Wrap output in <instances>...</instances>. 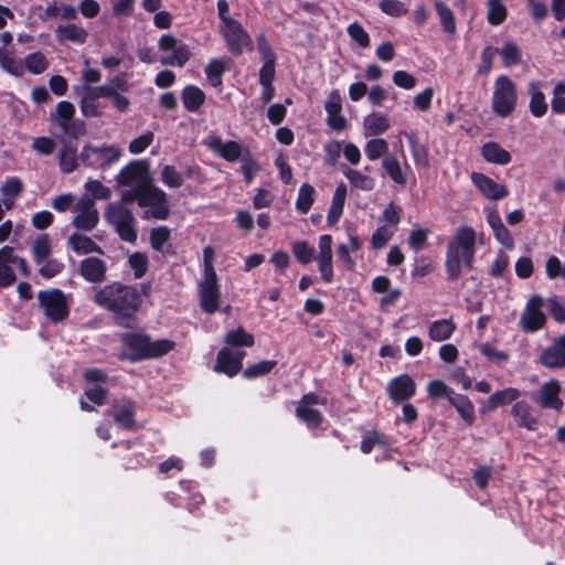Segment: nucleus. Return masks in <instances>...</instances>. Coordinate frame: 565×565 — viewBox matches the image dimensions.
<instances>
[{
	"label": "nucleus",
	"instance_id": "f257e3e1",
	"mask_svg": "<svg viewBox=\"0 0 565 565\" xmlns=\"http://www.w3.org/2000/svg\"><path fill=\"white\" fill-rule=\"evenodd\" d=\"M482 236L469 225L456 228L445 253V270L449 280H458L465 270L473 268L477 246L482 244Z\"/></svg>",
	"mask_w": 565,
	"mask_h": 565
},
{
	"label": "nucleus",
	"instance_id": "f03ea898",
	"mask_svg": "<svg viewBox=\"0 0 565 565\" xmlns=\"http://www.w3.org/2000/svg\"><path fill=\"white\" fill-rule=\"evenodd\" d=\"M121 350L118 353L120 360L139 362L158 359L171 352L175 343L168 339L151 340L143 332L128 331L120 334Z\"/></svg>",
	"mask_w": 565,
	"mask_h": 565
},
{
	"label": "nucleus",
	"instance_id": "7ed1b4c3",
	"mask_svg": "<svg viewBox=\"0 0 565 565\" xmlns=\"http://www.w3.org/2000/svg\"><path fill=\"white\" fill-rule=\"evenodd\" d=\"M142 297L132 286L113 285L108 292V309L114 312L118 324L130 327L138 312Z\"/></svg>",
	"mask_w": 565,
	"mask_h": 565
},
{
	"label": "nucleus",
	"instance_id": "20e7f679",
	"mask_svg": "<svg viewBox=\"0 0 565 565\" xmlns=\"http://www.w3.org/2000/svg\"><path fill=\"white\" fill-rule=\"evenodd\" d=\"M137 202L143 210V220H166L170 214V205L167 193L156 186L153 181L138 192L125 194V204Z\"/></svg>",
	"mask_w": 565,
	"mask_h": 565
},
{
	"label": "nucleus",
	"instance_id": "39448f33",
	"mask_svg": "<svg viewBox=\"0 0 565 565\" xmlns=\"http://www.w3.org/2000/svg\"><path fill=\"white\" fill-rule=\"evenodd\" d=\"M152 181L153 179L146 161L135 160L129 162L116 177L121 202H125L126 193L138 192Z\"/></svg>",
	"mask_w": 565,
	"mask_h": 565
},
{
	"label": "nucleus",
	"instance_id": "423d86ee",
	"mask_svg": "<svg viewBox=\"0 0 565 565\" xmlns=\"http://www.w3.org/2000/svg\"><path fill=\"white\" fill-rule=\"evenodd\" d=\"M518 103L516 85L507 75H500L493 83L491 98L492 111L500 117L511 115Z\"/></svg>",
	"mask_w": 565,
	"mask_h": 565
},
{
	"label": "nucleus",
	"instance_id": "0eeeda50",
	"mask_svg": "<svg viewBox=\"0 0 565 565\" xmlns=\"http://www.w3.org/2000/svg\"><path fill=\"white\" fill-rule=\"evenodd\" d=\"M38 301L44 316L51 322H61L70 315V299L60 289L54 288L39 291Z\"/></svg>",
	"mask_w": 565,
	"mask_h": 565
},
{
	"label": "nucleus",
	"instance_id": "6e6552de",
	"mask_svg": "<svg viewBox=\"0 0 565 565\" xmlns=\"http://www.w3.org/2000/svg\"><path fill=\"white\" fill-rule=\"evenodd\" d=\"M75 107L72 103L62 100L50 115V120L67 137L78 138L86 132L85 122L74 117Z\"/></svg>",
	"mask_w": 565,
	"mask_h": 565
},
{
	"label": "nucleus",
	"instance_id": "1a4fd4ad",
	"mask_svg": "<svg viewBox=\"0 0 565 565\" xmlns=\"http://www.w3.org/2000/svg\"><path fill=\"white\" fill-rule=\"evenodd\" d=\"M158 47L162 53L160 62L163 65L183 66L191 56L189 45L170 33L161 35Z\"/></svg>",
	"mask_w": 565,
	"mask_h": 565
},
{
	"label": "nucleus",
	"instance_id": "9d476101",
	"mask_svg": "<svg viewBox=\"0 0 565 565\" xmlns=\"http://www.w3.org/2000/svg\"><path fill=\"white\" fill-rule=\"evenodd\" d=\"M220 31L228 51L233 54L238 55L244 50L252 49V39L238 21L234 19L225 20V24H221Z\"/></svg>",
	"mask_w": 565,
	"mask_h": 565
},
{
	"label": "nucleus",
	"instance_id": "9b49d317",
	"mask_svg": "<svg viewBox=\"0 0 565 565\" xmlns=\"http://www.w3.org/2000/svg\"><path fill=\"white\" fill-rule=\"evenodd\" d=\"M73 213L74 216L71 224L79 231L89 232L98 224L99 215L95 201L87 194H83L77 199V205Z\"/></svg>",
	"mask_w": 565,
	"mask_h": 565
},
{
	"label": "nucleus",
	"instance_id": "f8f14e48",
	"mask_svg": "<svg viewBox=\"0 0 565 565\" xmlns=\"http://www.w3.org/2000/svg\"><path fill=\"white\" fill-rule=\"evenodd\" d=\"M108 216L115 226L119 237L128 243H135L137 239V231L135 227L136 218L132 212L124 206H111L108 209Z\"/></svg>",
	"mask_w": 565,
	"mask_h": 565
},
{
	"label": "nucleus",
	"instance_id": "ddd939ff",
	"mask_svg": "<svg viewBox=\"0 0 565 565\" xmlns=\"http://www.w3.org/2000/svg\"><path fill=\"white\" fill-rule=\"evenodd\" d=\"M544 300L541 296L531 297L520 318V327L525 332H535L543 328L546 317L543 312Z\"/></svg>",
	"mask_w": 565,
	"mask_h": 565
},
{
	"label": "nucleus",
	"instance_id": "4468645a",
	"mask_svg": "<svg viewBox=\"0 0 565 565\" xmlns=\"http://www.w3.org/2000/svg\"><path fill=\"white\" fill-rule=\"evenodd\" d=\"M15 265L23 275H26L28 269L25 260L17 256L11 246H3L0 248V287H7L14 282Z\"/></svg>",
	"mask_w": 565,
	"mask_h": 565
},
{
	"label": "nucleus",
	"instance_id": "2eb2a0df",
	"mask_svg": "<svg viewBox=\"0 0 565 565\" xmlns=\"http://www.w3.org/2000/svg\"><path fill=\"white\" fill-rule=\"evenodd\" d=\"M75 92L81 98V108L84 116L95 117L102 114L103 104L99 99L106 96L104 86H78Z\"/></svg>",
	"mask_w": 565,
	"mask_h": 565
},
{
	"label": "nucleus",
	"instance_id": "dca6fc26",
	"mask_svg": "<svg viewBox=\"0 0 565 565\" xmlns=\"http://www.w3.org/2000/svg\"><path fill=\"white\" fill-rule=\"evenodd\" d=\"M326 401L317 394L309 393L297 403L296 415L297 417L307 424L308 427H318L322 422V415L320 412L313 408L315 405H323Z\"/></svg>",
	"mask_w": 565,
	"mask_h": 565
},
{
	"label": "nucleus",
	"instance_id": "f3484780",
	"mask_svg": "<svg viewBox=\"0 0 565 565\" xmlns=\"http://www.w3.org/2000/svg\"><path fill=\"white\" fill-rule=\"evenodd\" d=\"M200 289V305L203 311L211 315L218 309L220 302V287L217 284L216 275L203 276L199 284Z\"/></svg>",
	"mask_w": 565,
	"mask_h": 565
},
{
	"label": "nucleus",
	"instance_id": "a211bd4d",
	"mask_svg": "<svg viewBox=\"0 0 565 565\" xmlns=\"http://www.w3.org/2000/svg\"><path fill=\"white\" fill-rule=\"evenodd\" d=\"M207 147L217 156L226 161L243 160L245 154L250 153L248 148L235 140H223L220 137H211Z\"/></svg>",
	"mask_w": 565,
	"mask_h": 565
},
{
	"label": "nucleus",
	"instance_id": "6ab92c4d",
	"mask_svg": "<svg viewBox=\"0 0 565 565\" xmlns=\"http://www.w3.org/2000/svg\"><path fill=\"white\" fill-rule=\"evenodd\" d=\"M245 358V352L242 350H234L232 348H223L217 353L214 370L217 373H224L232 377L236 375L242 369V361Z\"/></svg>",
	"mask_w": 565,
	"mask_h": 565
},
{
	"label": "nucleus",
	"instance_id": "aec40b11",
	"mask_svg": "<svg viewBox=\"0 0 565 565\" xmlns=\"http://www.w3.org/2000/svg\"><path fill=\"white\" fill-rule=\"evenodd\" d=\"M487 223L492 230L494 238L508 249H513L515 246L514 238L510 231L503 224L501 216L495 206H488L484 209Z\"/></svg>",
	"mask_w": 565,
	"mask_h": 565
},
{
	"label": "nucleus",
	"instance_id": "412c9836",
	"mask_svg": "<svg viewBox=\"0 0 565 565\" xmlns=\"http://www.w3.org/2000/svg\"><path fill=\"white\" fill-rule=\"evenodd\" d=\"M85 395L86 397L97 406L104 404L105 391H104V374L98 370H88L85 373Z\"/></svg>",
	"mask_w": 565,
	"mask_h": 565
},
{
	"label": "nucleus",
	"instance_id": "4be33fe9",
	"mask_svg": "<svg viewBox=\"0 0 565 565\" xmlns=\"http://www.w3.org/2000/svg\"><path fill=\"white\" fill-rule=\"evenodd\" d=\"M114 424L125 430L135 428V404L130 401H119L113 404L111 412Z\"/></svg>",
	"mask_w": 565,
	"mask_h": 565
},
{
	"label": "nucleus",
	"instance_id": "5701e85b",
	"mask_svg": "<svg viewBox=\"0 0 565 565\" xmlns=\"http://www.w3.org/2000/svg\"><path fill=\"white\" fill-rule=\"evenodd\" d=\"M472 183L488 199L500 200L509 194L508 189L482 173L471 174Z\"/></svg>",
	"mask_w": 565,
	"mask_h": 565
},
{
	"label": "nucleus",
	"instance_id": "b1692460",
	"mask_svg": "<svg viewBox=\"0 0 565 565\" xmlns=\"http://www.w3.org/2000/svg\"><path fill=\"white\" fill-rule=\"evenodd\" d=\"M540 362L550 369L565 366V337L557 338L552 345L544 349Z\"/></svg>",
	"mask_w": 565,
	"mask_h": 565
},
{
	"label": "nucleus",
	"instance_id": "393cba45",
	"mask_svg": "<svg viewBox=\"0 0 565 565\" xmlns=\"http://www.w3.org/2000/svg\"><path fill=\"white\" fill-rule=\"evenodd\" d=\"M416 391L415 382L408 375H399L388 385V394L394 402H403L411 398Z\"/></svg>",
	"mask_w": 565,
	"mask_h": 565
},
{
	"label": "nucleus",
	"instance_id": "a878e982",
	"mask_svg": "<svg viewBox=\"0 0 565 565\" xmlns=\"http://www.w3.org/2000/svg\"><path fill=\"white\" fill-rule=\"evenodd\" d=\"M79 273L89 282H102L105 278L106 265L98 257H86L79 264Z\"/></svg>",
	"mask_w": 565,
	"mask_h": 565
},
{
	"label": "nucleus",
	"instance_id": "bb28decb",
	"mask_svg": "<svg viewBox=\"0 0 565 565\" xmlns=\"http://www.w3.org/2000/svg\"><path fill=\"white\" fill-rule=\"evenodd\" d=\"M382 168L394 183L398 185L407 183V177L411 171L407 162L402 164L396 156L390 154L382 161Z\"/></svg>",
	"mask_w": 565,
	"mask_h": 565
},
{
	"label": "nucleus",
	"instance_id": "cd10ccee",
	"mask_svg": "<svg viewBox=\"0 0 565 565\" xmlns=\"http://www.w3.org/2000/svg\"><path fill=\"white\" fill-rule=\"evenodd\" d=\"M561 385L556 380L544 383L539 393V403L544 408H553L559 411L563 402L558 397Z\"/></svg>",
	"mask_w": 565,
	"mask_h": 565
},
{
	"label": "nucleus",
	"instance_id": "c85d7f7f",
	"mask_svg": "<svg viewBox=\"0 0 565 565\" xmlns=\"http://www.w3.org/2000/svg\"><path fill=\"white\" fill-rule=\"evenodd\" d=\"M54 34L60 43L71 42L74 44H83L87 39V32L85 29L74 23L57 25Z\"/></svg>",
	"mask_w": 565,
	"mask_h": 565
},
{
	"label": "nucleus",
	"instance_id": "c756f323",
	"mask_svg": "<svg viewBox=\"0 0 565 565\" xmlns=\"http://www.w3.org/2000/svg\"><path fill=\"white\" fill-rule=\"evenodd\" d=\"M362 242L358 236L350 235L347 243L339 244L337 247V257L339 263L348 270H353L356 266L351 254L360 250Z\"/></svg>",
	"mask_w": 565,
	"mask_h": 565
},
{
	"label": "nucleus",
	"instance_id": "7c9ffc66",
	"mask_svg": "<svg viewBox=\"0 0 565 565\" xmlns=\"http://www.w3.org/2000/svg\"><path fill=\"white\" fill-rule=\"evenodd\" d=\"M23 183L18 177H10L4 180L0 188L2 204L7 211L11 210L15 200L21 195Z\"/></svg>",
	"mask_w": 565,
	"mask_h": 565
},
{
	"label": "nucleus",
	"instance_id": "2f4dec72",
	"mask_svg": "<svg viewBox=\"0 0 565 565\" xmlns=\"http://www.w3.org/2000/svg\"><path fill=\"white\" fill-rule=\"evenodd\" d=\"M511 414L519 426L525 427L529 430L536 429L537 417L525 401L516 402L512 406Z\"/></svg>",
	"mask_w": 565,
	"mask_h": 565
},
{
	"label": "nucleus",
	"instance_id": "473e14b6",
	"mask_svg": "<svg viewBox=\"0 0 565 565\" xmlns=\"http://www.w3.org/2000/svg\"><path fill=\"white\" fill-rule=\"evenodd\" d=\"M391 127L390 119L381 113H371L363 119L365 136H377L386 132Z\"/></svg>",
	"mask_w": 565,
	"mask_h": 565
},
{
	"label": "nucleus",
	"instance_id": "72a5a7b5",
	"mask_svg": "<svg viewBox=\"0 0 565 565\" xmlns=\"http://www.w3.org/2000/svg\"><path fill=\"white\" fill-rule=\"evenodd\" d=\"M67 245L77 255L98 253L103 255L102 248L89 237L79 233L72 234L67 239Z\"/></svg>",
	"mask_w": 565,
	"mask_h": 565
},
{
	"label": "nucleus",
	"instance_id": "f704fd0d",
	"mask_svg": "<svg viewBox=\"0 0 565 565\" xmlns=\"http://www.w3.org/2000/svg\"><path fill=\"white\" fill-rule=\"evenodd\" d=\"M455 330L456 324L451 319H440L429 324L428 337L435 342H443L448 340Z\"/></svg>",
	"mask_w": 565,
	"mask_h": 565
},
{
	"label": "nucleus",
	"instance_id": "c9c22d12",
	"mask_svg": "<svg viewBox=\"0 0 565 565\" xmlns=\"http://www.w3.org/2000/svg\"><path fill=\"white\" fill-rule=\"evenodd\" d=\"M481 153L486 161L494 164L504 166L512 159L511 154L497 142L484 143Z\"/></svg>",
	"mask_w": 565,
	"mask_h": 565
},
{
	"label": "nucleus",
	"instance_id": "e433bc0d",
	"mask_svg": "<svg viewBox=\"0 0 565 565\" xmlns=\"http://www.w3.org/2000/svg\"><path fill=\"white\" fill-rule=\"evenodd\" d=\"M0 68L15 77L24 74L22 60L14 57L13 51L6 47H0Z\"/></svg>",
	"mask_w": 565,
	"mask_h": 565
},
{
	"label": "nucleus",
	"instance_id": "4c0bfd02",
	"mask_svg": "<svg viewBox=\"0 0 565 565\" xmlns=\"http://www.w3.org/2000/svg\"><path fill=\"white\" fill-rule=\"evenodd\" d=\"M530 94V111L535 117H542L547 111V103L545 96L541 90V84L531 82L529 84Z\"/></svg>",
	"mask_w": 565,
	"mask_h": 565
},
{
	"label": "nucleus",
	"instance_id": "58836bf2",
	"mask_svg": "<svg viewBox=\"0 0 565 565\" xmlns=\"http://www.w3.org/2000/svg\"><path fill=\"white\" fill-rule=\"evenodd\" d=\"M521 396V392L518 388L509 387L501 391H497L489 396L486 411H493L499 406L508 405L516 401Z\"/></svg>",
	"mask_w": 565,
	"mask_h": 565
},
{
	"label": "nucleus",
	"instance_id": "ea45409f",
	"mask_svg": "<svg viewBox=\"0 0 565 565\" xmlns=\"http://www.w3.org/2000/svg\"><path fill=\"white\" fill-rule=\"evenodd\" d=\"M205 100L203 90L194 85L185 86L182 90L183 106L189 111H198Z\"/></svg>",
	"mask_w": 565,
	"mask_h": 565
},
{
	"label": "nucleus",
	"instance_id": "a19ab883",
	"mask_svg": "<svg viewBox=\"0 0 565 565\" xmlns=\"http://www.w3.org/2000/svg\"><path fill=\"white\" fill-rule=\"evenodd\" d=\"M227 58H213L205 66L206 78L213 87L222 85V76L227 68Z\"/></svg>",
	"mask_w": 565,
	"mask_h": 565
},
{
	"label": "nucleus",
	"instance_id": "79ce46f5",
	"mask_svg": "<svg viewBox=\"0 0 565 565\" xmlns=\"http://www.w3.org/2000/svg\"><path fill=\"white\" fill-rule=\"evenodd\" d=\"M347 198V190L344 185H339L333 194L332 202L328 212L327 221L329 224H335L342 213L343 206Z\"/></svg>",
	"mask_w": 565,
	"mask_h": 565
},
{
	"label": "nucleus",
	"instance_id": "37998d69",
	"mask_svg": "<svg viewBox=\"0 0 565 565\" xmlns=\"http://www.w3.org/2000/svg\"><path fill=\"white\" fill-rule=\"evenodd\" d=\"M505 67H513L522 62V52L519 45L513 41L505 42L497 50Z\"/></svg>",
	"mask_w": 565,
	"mask_h": 565
},
{
	"label": "nucleus",
	"instance_id": "c03bdc74",
	"mask_svg": "<svg viewBox=\"0 0 565 565\" xmlns=\"http://www.w3.org/2000/svg\"><path fill=\"white\" fill-rule=\"evenodd\" d=\"M449 402L463 420L468 424H472L475 419V407L467 396L455 393L454 396H449Z\"/></svg>",
	"mask_w": 565,
	"mask_h": 565
},
{
	"label": "nucleus",
	"instance_id": "a18cd8bd",
	"mask_svg": "<svg viewBox=\"0 0 565 565\" xmlns=\"http://www.w3.org/2000/svg\"><path fill=\"white\" fill-rule=\"evenodd\" d=\"M24 71H28L31 74L38 75L42 74L49 67V61L45 55L41 52H33L28 54L22 60Z\"/></svg>",
	"mask_w": 565,
	"mask_h": 565
},
{
	"label": "nucleus",
	"instance_id": "49530a36",
	"mask_svg": "<svg viewBox=\"0 0 565 565\" xmlns=\"http://www.w3.org/2000/svg\"><path fill=\"white\" fill-rule=\"evenodd\" d=\"M58 166L63 173H71L77 168L76 149L64 145L58 151Z\"/></svg>",
	"mask_w": 565,
	"mask_h": 565
},
{
	"label": "nucleus",
	"instance_id": "de8ad7c7",
	"mask_svg": "<svg viewBox=\"0 0 565 565\" xmlns=\"http://www.w3.org/2000/svg\"><path fill=\"white\" fill-rule=\"evenodd\" d=\"M52 246L49 235L43 234L36 237L32 245V255L34 262L40 265L51 255Z\"/></svg>",
	"mask_w": 565,
	"mask_h": 565
},
{
	"label": "nucleus",
	"instance_id": "09e8293b",
	"mask_svg": "<svg viewBox=\"0 0 565 565\" xmlns=\"http://www.w3.org/2000/svg\"><path fill=\"white\" fill-rule=\"evenodd\" d=\"M225 343L230 347H252L254 344V337L246 332L242 327L226 332Z\"/></svg>",
	"mask_w": 565,
	"mask_h": 565
},
{
	"label": "nucleus",
	"instance_id": "8fccbe9b",
	"mask_svg": "<svg viewBox=\"0 0 565 565\" xmlns=\"http://www.w3.org/2000/svg\"><path fill=\"white\" fill-rule=\"evenodd\" d=\"M343 174L349 180V182L358 189L363 191H371L374 188V180L358 170L348 168L343 170Z\"/></svg>",
	"mask_w": 565,
	"mask_h": 565
},
{
	"label": "nucleus",
	"instance_id": "3c124183",
	"mask_svg": "<svg viewBox=\"0 0 565 565\" xmlns=\"http://www.w3.org/2000/svg\"><path fill=\"white\" fill-rule=\"evenodd\" d=\"M507 19V8L501 0H488L487 20L492 25H499Z\"/></svg>",
	"mask_w": 565,
	"mask_h": 565
},
{
	"label": "nucleus",
	"instance_id": "603ef678",
	"mask_svg": "<svg viewBox=\"0 0 565 565\" xmlns=\"http://www.w3.org/2000/svg\"><path fill=\"white\" fill-rule=\"evenodd\" d=\"M435 8L444 30L449 34H455L456 22L452 11L443 1H436Z\"/></svg>",
	"mask_w": 565,
	"mask_h": 565
},
{
	"label": "nucleus",
	"instance_id": "864d4df0",
	"mask_svg": "<svg viewBox=\"0 0 565 565\" xmlns=\"http://www.w3.org/2000/svg\"><path fill=\"white\" fill-rule=\"evenodd\" d=\"M160 178L162 183L170 189L180 188L184 181L182 173L170 164L162 167Z\"/></svg>",
	"mask_w": 565,
	"mask_h": 565
},
{
	"label": "nucleus",
	"instance_id": "5fc2aeb1",
	"mask_svg": "<svg viewBox=\"0 0 565 565\" xmlns=\"http://www.w3.org/2000/svg\"><path fill=\"white\" fill-rule=\"evenodd\" d=\"M369 160L375 161L388 151V143L383 138H374L366 142L364 148Z\"/></svg>",
	"mask_w": 565,
	"mask_h": 565
},
{
	"label": "nucleus",
	"instance_id": "6e6d98bb",
	"mask_svg": "<svg viewBox=\"0 0 565 565\" xmlns=\"http://www.w3.org/2000/svg\"><path fill=\"white\" fill-rule=\"evenodd\" d=\"M315 196V189L309 183H303L298 192V198L296 201V207L301 213H307L312 203Z\"/></svg>",
	"mask_w": 565,
	"mask_h": 565
},
{
	"label": "nucleus",
	"instance_id": "4d7b16f0",
	"mask_svg": "<svg viewBox=\"0 0 565 565\" xmlns=\"http://www.w3.org/2000/svg\"><path fill=\"white\" fill-rule=\"evenodd\" d=\"M128 265L134 270L136 279H140L148 270L149 260L146 254L135 252L128 257Z\"/></svg>",
	"mask_w": 565,
	"mask_h": 565
},
{
	"label": "nucleus",
	"instance_id": "13d9d810",
	"mask_svg": "<svg viewBox=\"0 0 565 565\" xmlns=\"http://www.w3.org/2000/svg\"><path fill=\"white\" fill-rule=\"evenodd\" d=\"M388 441L386 438L379 433H369L364 436L362 444H361V450L364 454L371 452L373 449L381 448L385 450Z\"/></svg>",
	"mask_w": 565,
	"mask_h": 565
},
{
	"label": "nucleus",
	"instance_id": "bf43d9fd",
	"mask_svg": "<svg viewBox=\"0 0 565 565\" xmlns=\"http://www.w3.org/2000/svg\"><path fill=\"white\" fill-rule=\"evenodd\" d=\"M414 162L418 167H427L429 163L426 148L418 143L413 135H407Z\"/></svg>",
	"mask_w": 565,
	"mask_h": 565
},
{
	"label": "nucleus",
	"instance_id": "052dcab7",
	"mask_svg": "<svg viewBox=\"0 0 565 565\" xmlns=\"http://www.w3.org/2000/svg\"><path fill=\"white\" fill-rule=\"evenodd\" d=\"M77 199L78 198L72 193L60 194L52 200V207L58 213H64L66 211L74 212L75 206L77 205Z\"/></svg>",
	"mask_w": 565,
	"mask_h": 565
},
{
	"label": "nucleus",
	"instance_id": "680f3d73",
	"mask_svg": "<svg viewBox=\"0 0 565 565\" xmlns=\"http://www.w3.org/2000/svg\"><path fill=\"white\" fill-rule=\"evenodd\" d=\"M480 353L486 356L489 361L501 364L509 361L510 356L507 352L495 349L488 342L480 343L478 345Z\"/></svg>",
	"mask_w": 565,
	"mask_h": 565
},
{
	"label": "nucleus",
	"instance_id": "e2e57ef3",
	"mask_svg": "<svg viewBox=\"0 0 565 565\" xmlns=\"http://www.w3.org/2000/svg\"><path fill=\"white\" fill-rule=\"evenodd\" d=\"M276 361L274 360H265L257 362L253 365H249L244 370V376L246 379H254L271 372V370L276 366Z\"/></svg>",
	"mask_w": 565,
	"mask_h": 565
},
{
	"label": "nucleus",
	"instance_id": "0e129e2a",
	"mask_svg": "<svg viewBox=\"0 0 565 565\" xmlns=\"http://www.w3.org/2000/svg\"><path fill=\"white\" fill-rule=\"evenodd\" d=\"M292 253L301 264H309L313 259L315 248L305 241H297L292 244Z\"/></svg>",
	"mask_w": 565,
	"mask_h": 565
},
{
	"label": "nucleus",
	"instance_id": "69168bd1",
	"mask_svg": "<svg viewBox=\"0 0 565 565\" xmlns=\"http://www.w3.org/2000/svg\"><path fill=\"white\" fill-rule=\"evenodd\" d=\"M317 263L321 279L327 284L331 282L333 280L332 254H318Z\"/></svg>",
	"mask_w": 565,
	"mask_h": 565
},
{
	"label": "nucleus",
	"instance_id": "338daca9",
	"mask_svg": "<svg viewBox=\"0 0 565 565\" xmlns=\"http://www.w3.org/2000/svg\"><path fill=\"white\" fill-rule=\"evenodd\" d=\"M379 7L383 13L390 17L397 18L407 13V7L398 0H382Z\"/></svg>",
	"mask_w": 565,
	"mask_h": 565
},
{
	"label": "nucleus",
	"instance_id": "774afa93",
	"mask_svg": "<svg viewBox=\"0 0 565 565\" xmlns=\"http://www.w3.org/2000/svg\"><path fill=\"white\" fill-rule=\"evenodd\" d=\"M429 230L423 227H414L408 236V245L414 252H419L426 244Z\"/></svg>",
	"mask_w": 565,
	"mask_h": 565
}]
</instances>
